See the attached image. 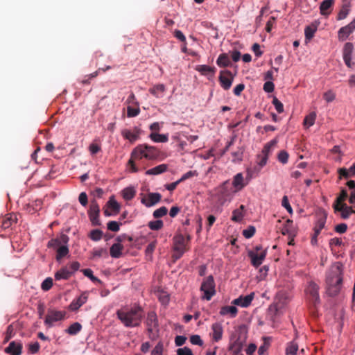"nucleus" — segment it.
<instances>
[{
    "label": "nucleus",
    "mask_w": 355,
    "mask_h": 355,
    "mask_svg": "<svg viewBox=\"0 0 355 355\" xmlns=\"http://www.w3.org/2000/svg\"><path fill=\"white\" fill-rule=\"evenodd\" d=\"M268 159V157H267V155L261 153L257 156V164L260 167H263L266 164Z\"/></svg>",
    "instance_id": "58"
},
{
    "label": "nucleus",
    "mask_w": 355,
    "mask_h": 355,
    "mask_svg": "<svg viewBox=\"0 0 355 355\" xmlns=\"http://www.w3.org/2000/svg\"><path fill=\"white\" fill-rule=\"evenodd\" d=\"M212 338L214 341L218 342L222 338L223 329L222 325L219 323H214L211 325Z\"/></svg>",
    "instance_id": "25"
},
{
    "label": "nucleus",
    "mask_w": 355,
    "mask_h": 355,
    "mask_svg": "<svg viewBox=\"0 0 355 355\" xmlns=\"http://www.w3.org/2000/svg\"><path fill=\"white\" fill-rule=\"evenodd\" d=\"M254 298V293L245 296H240L239 297L234 300L232 304L241 307H248L252 302Z\"/></svg>",
    "instance_id": "22"
},
{
    "label": "nucleus",
    "mask_w": 355,
    "mask_h": 355,
    "mask_svg": "<svg viewBox=\"0 0 355 355\" xmlns=\"http://www.w3.org/2000/svg\"><path fill=\"white\" fill-rule=\"evenodd\" d=\"M163 221L161 220H157L155 221H150L148 223V227L152 230H159L163 227Z\"/></svg>",
    "instance_id": "49"
},
{
    "label": "nucleus",
    "mask_w": 355,
    "mask_h": 355,
    "mask_svg": "<svg viewBox=\"0 0 355 355\" xmlns=\"http://www.w3.org/2000/svg\"><path fill=\"white\" fill-rule=\"evenodd\" d=\"M146 325L148 331L153 332L158 327V320L156 313L154 311L148 313L146 318Z\"/></svg>",
    "instance_id": "15"
},
{
    "label": "nucleus",
    "mask_w": 355,
    "mask_h": 355,
    "mask_svg": "<svg viewBox=\"0 0 355 355\" xmlns=\"http://www.w3.org/2000/svg\"><path fill=\"white\" fill-rule=\"evenodd\" d=\"M256 230L254 226H249L247 229L243 231V235L246 239H250L254 236L255 234Z\"/></svg>",
    "instance_id": "53"
},
{
    "label": "nucleus",
    "mask_w": 355,
    "mask_h": 355,
    "mask_svg": "<svg viewBox=\"0 0 355 355\" xmlns=\"http://www.w3.org/2000/svg\"><path fill=\"white\" fill-rule=\"evenodd\" d=\"M190 342L193 345H197L199 346H202L203 345V341L200 338V336L198 335H193L190 337Z\"/></svg>",
    "instance_id": "61"
},
{
    "label": "nucleus",
    "mask_w": 355,
    "mask_h": 355,
    "mask_svg": "<svg viewBox=\"0 0 355 355\" xmlns=\"http://www.w3.org/2000/svg\"><path fill=\"white\" fill-rule=\"evenodd\" d=\"M200 291L203 292L204 295L202 298L206 300H210L215 295V282L213 276L209 275L204 279L201 286Z\"/></svg>",
    "instance_id": "7"
},
{
    "label": "nucleus",
    "mask_w": 355,
    "mask_h": 355,
    "mask_svg": "<svg viewBox=\"0 0 355 355\" xmlns=\"http://www.w3.org/2000/svg\"><path fill=\"white\" fill-rule=\"evenodd\" d=\"M123 247L120 243L113 244L110 250V256L113 258H119L122 255Z\"/></svg>",
    "instance_id": "30"
},
{
    "label": "nucleus",
    "mask_w": 355,
    "mask_h": 355,
    "mask_svg": "<svg viewBox=\"0 0 355 355\" xmlns=\"http://www.w3.org/2000/svg\"><path fill=\"white\" fill-rule=\"evenodd\" d=\"M196 70L203 76H207L209 73L213 76L215 73L216 69L208 65L202 64L197 66Z\"/></svg>",
    "instance_id": "34"
},
{
    "label": "nucleus",
    "mask_w": 355,
    "mask_h": 355,
    "mask_svg": "<svg viewBox=\"0 0 355 355\" xmlns=\"http://www.w3.org/2000/svg\"><path fill=\"white\" fill-rule=\"evenodd\" d=\"M326 284L330 296L339 293L343 286V265L338 262L334 264L327 273Z\"/></svg>",
    "instance_id": "2"
},
{
    "label": "nucleus",
    "mask_w": 355,
    "mask_h": 355,
    "mask_svg": "<svg viewBox=\"0 0 355 355\" xmlns=\"http://www.w3.org/2000/svg\"><path fill=\"white\" fill-rule=\"evenodd\" d=\"M17 220L18 218L16 214H8L1 220V227L5 230L12 228L17 223Z\"/></svg>",
    "instance_id": "14"
},
{
    "label": "nucleus",
    "mask_w": 355,
    "mask_h": 355,
    "mask_svg": "<svg viewBox=\"0 0 355 355\" xmlns=\"http://www.w3.org/2000/svg\"><path fill=\"white\" fill-rule=\"evenodd\" d=\"M216 64L220 67H226L231 64V61L227 53H221L217 60Z\"/></svg>",
    "instance_id": "33"
},
{
    "label": "nucleus",
    "mask_w": 355,
    "mask_h": 355,
    "mask_svg": "<svg viewBox=\"0 0 355 355\" xmlns=\"http://www.w3.org/2000/svg\"><path fill=\"white\" fill-rule=\"evenodd\" d=\"M218 80L222 88L228 90L232 85L234 76L230 71L224 70L220 72Z\"/></svg>",
    "instance_id": "10"
},
{
    "label": "nucleus",
    "mask_w": 355,
    "mask_h": 355,
    "mask_svg": "<svg viewBox=\"0 0 355 355\" xmlns=\"http://www.w3.org/2000/svg\"><path fill=\"white\" fill-rule=\"evenodd\" d=\"M277 141L276 139H273L270 141V142L267 143L265 146L263 147L261 153L263 155H267V157H268V155L271 150V149L275 146L277 144Z\"/></svg>",
    "instance_id": "45"
},
{
    "label": "nucleus",
    "mask_w": 355,
    "mask_h": 355,
    "mask_svg": "<svg viewBox=\"0 0 355 355\" xmlns=\"http://www.w3.org/2000/svg\"><path fill=\"white\" fill-rule=\"evenodd\" d=\"M333 207L335 211H340L341 217L343 219H347L352 214L355 213L352 207L347 206L346 204H343L340 206L338 205H333Z\"/></svg>",
    "instance_id": "19"
},
{
    "label": "nucleus",
    "mask_w": 355,
    "mask_h": 355,
    "mask_svg": "<svg viewBox=\"0 0 355 355\" xmlns=\"http://www.w3.org/2000/svg\"><path fill=\"white\" fill-rule=\"evenodd\" d=\"M168 209L166 207H161L160 208L156 209L153 212V216L155 218H161L165 216L167 214Z\"/></svg>",
    "instance_id": "51"
},
{
    "label": "nucleus",
    "mask_w": 355,
    "mask_h": 355,
    "mask_svg": "<svg viewBox=\"0 0 355 355\" xmlns=\"http://www.w3.org/2000/svg\"><path fill=\"white\" fill-rule=\"evenodd\" d=\"M238 312V309L235 306H224L220 310L221 315L230 314L232 318H234Z\"/></svg>",
    "instance_id": "31"
},
{
    "label": "nucleus",
    "mask_w": 355,
    "mask_h": 355,
    "mask_svg": "<svg viewBox=\"0 0 355 355\" xmlns=\"http://www.w3.org/2000/svg\"><path fill=\"white\" fill-rule=\"evenodd\" d=\"M348 197L347 191L345 189H342L340 195L336 198L334 205H338L340 206L343 204H345L344 202Z\"/></svg>",
    "instance_id": "41"
},
{
    "label": "nucleus",
    "mask_w": 355,
    "mask_h": 355,
    "mask_svg": "<svg viewBox=\"0 0 355 355\" xmlns=\"http://www.w3.org/2000/svg\"><path fill=\"white\" fill-rule=\"evenodd\" d=\"M354 46L351 42H347L343 48V60L348 67H352V54L353 53Z\"/></svg>",
    "instance_id": "20"
},
{
    "label": "nucleus",
    "mask_w": 355,
    "mask_h": 355,
    "mask_svg": "<svg viewBox=\"0 0 355 355\" xmlns=\"http://www.w3.org/2000/svg\"><path fill=\"white\" fill-rule=\"evenodd\" d=\"M177 355H193L191 349L189 347L180 348L177 350Z\"/></svg>",
    "instance_id": "64"
},
{
    "label": "nucleus",
    "mask_w": 355,
    "mask_h": 355,
    "mask_svg": "<svg viewBox=\"0 0 355 355\" xmlns=\"http://www.w3.org/2000/svg\"><path fill=\"white\" fill-rule=\"evenodd\" d=\"M107 226L109 230L114 232H118L120 229V223L114 220L109 221L107 224Z\"/></svg>",
    "instance_id": "55"
},
{
    "label": "nucleus",
    "mask_w": 355,
    "mask_h": 355,
    "mask_svg": "<svg viewBox=\"0 0 355 355\" xmlns=\"http://www.w3.org/2000/svg\"><path fill=\"white\" fill-rule=\"evenodd\" d=\"M150 138L155 142L165 143L168 140L167 135H161L157 132H151Z\"/></svg>",
    "instance_id": "36"
},
{
    "label": "nucleus",
    "mask_w": 355,
    "mask_h": 355,
    "mask_svg": "<svg viewBox=\"0 0 355 355\" xmlns=\"http://www.w3.org/2000/svg\"><path fill=\"white\" fill-rule=\"evenodd\" d=\"M65 316V312L61 311H56L49 309L48 313L46 315L44 324L48 327H51L54 322H58L63 320Z\"/></svg>",
    "instance_id": "9"
},
{
    "label": "nucleus",
    "mask_w": 355,
    "mask_h": 355,
    "mask_svg": "<svg viewBox=\"0 0 355 355\" xmlns=\"http://www.w3.org/2000/svg\"><path fill=\"white\" fill-rule=\"evenodd\" d=\"M168 169V165L166 164H162L160 165H158L154 168H152L150 169H148L146 171V174L148 175H156L159 174H162L164 172H166Z\"/></svg>",
    "instance_id": "27"
},
{
    "label": "nucleus",
    "mask_w": 355,
    "mask_h": 355,
    "mask_svg": "<svg viewBox=\"0 0 355 355\" xmlns=\"http://www.w3.org/2000/svg\"><path fill=\"white\" fill-rule=\"evenodd\" d=\"M349 12V9L347 5L343 6L342 8L339 11L338 16H337V20H342L347 17Z\"/></svg>",
    "instance_id": "47"
},
{
    "label": "nucleus",
    "mask_w": 355,
    "mask_h": 355,
    "mask_svg": "<svg viewBox=\"0 0 355 355\" xmlns=\"http://www.w3.org/2000/svg\"><path fill=\"white\" fill-rule=\"evenodd\" d=\"M248 254L251 259L252 265L255 268H258L265 259L267 251L264 250L260 252V253H257V252L254 251H249Z\"/></svg>",
    "instance_id": "11"
},
{
    "label": "nucleus",
    "mask_w": 355,
    "mask_h": 355,
    "mask_svg": "<svg viewBox=\"0 0 355 355\" xmlns=\"http://www.w3.org/2000/svg\"><path fill=\"white\" fill-rule=\"evenodd\" d=\"M187 240L182 235H178L174 238V250L178 254L177 258H180L187 250Z\"/></svg>",
    "instance_id": "12"
},
{
    "label": "nucleus",
    "mask_w": 355,
    "mask_h": 355,
    "mask_svg": "<svg viewBox=\"0 0 355 355\" xmlns=\"http://www.w3.org/2000/svg\"><path fill=\"white\" fill-rule=\"evenodd\" d=\"M334 3V0H324L320 6V14L324 16L329 15Z\"/></svg>",
    "instance_id": "26"
},
{
    "label": "nucleus",
    "mask_w": 355,
    "mask_h": 355,
    "mask_svg": "<svg viewBox=\"0 0 355 355\" xmlns=\"http://www.w3.org/2000/svg\"><path fill=\"white\" fill-rule=\"evenodd\" d=\"M140 133V130L135 128L134 132L130 131V130H123L121 132L123 137L128 139L130 142H134L139 139Z\"/></svg>",
    "instance_id": "24"
},
{
    "label": "nucleus",
    "mask_w": 355,
    "mask_h": 355,
    "mask_svg": "<svg viewBox=\"0 0 355 355\" xmlns=\"http://www.w3.org/2000/svg\"><path fill=\"white\" fill-rule=\"evenodd\" d=\"M136 194V191L133 187H126L122 191L123 198L125 200H132Z\"/></svg>",
    "instance_id": "39"
},
{
    "label": "nucleus",
    "mask_w": 355,
    "mask_h": 355,
    "mask_svg": "<svg viewBox=\"0 0 355 355\" xmlns=\"http://www.w3.org/2000/svg\"><path fill=\"white\" fill-rule=\"evenodd\" d=\"M317 31V26L314 24H311L308 26L304 29V35L306 40H311L315 35V33Z\"/></svg>",
    "instance_id": "37"
},
{
    "label": "nucleus",
    "mask_w": 355,
    "mask_h": 355,
    "mask_svg": "<svg viewBox=\"0 0 355 355\" xmlns=\"http://www.w3.org/2000/svg\"><path fill=\"white\" fill-rule=\"evenodd\" d=\"M339 173V178L341 179L342 178H344L345 179L349 178L352 176L350 174L349 170L346 169L345 168H340L338 171Z\"/></svg>",
    "instance_id": "62"
},
{
    "label": "nucleus",
    "mask_w": 355,
    "mask_h": 355,
    "mask_svg": "<svg viewBox=\"0 0 355 355\" xmlns=\"http://www.w3.org/2000/svg\"><path fill=\"white\" fill-rule=\"evenodd\" d=\"M140 112L139 108H134L128 106L127 108V116L128 117H134L137 116Z\"/></svg>",
    "instance_id": "57"
},
{
    "label": "nucleus",
    "mask_w": 355,
    "mask_h": 355,
    "mask_svg": "<svg viewBox=\"0 0 355 355\" xmlns=\"http://www.w3.org/2000/svg\"><path fill=\"white\" fill-rule=\"evenodd\" d=\"M22 344L21 343L12 341L9 343L8 346L4 351L10 355H21L22 352Z\"/></svg>",
    "instance_id": "21"
},
{
    "label": "nucleus",
    "mask_w": 355,
    "mask_h": 355,
    "mask_svg": "<svg viewBox=\"0 0 355 355\" xmlns=\"http://www.w3.org/2000/svg\"><path fill=\"white\" fill-rule=\"evenodd\" d=\"M162 196L159 193H149L148 195V200L143 198L141 202L146 207H151L159 202L161 200Z\"/></svg>",
    "instance_id": "23"
},
{
    "label": "nucleus",
    "mask_w": 355,
    "mask_h": 355,
    "mask_svg": "<svg viewBox=\"0 0 355 355\" xmlns=\"http://www.w3.org/2000/svg\"><path fill=\"white\" fill-rule=\"evenodd\" d=\"M247 182H245L243 175L241 173L235 175L232 180V187L234 192H237L242 190L246 185Z\"/></svg>",
    "instance_id": "18"
},
{
    "label": "nucleus",
    "mask_w": 355,
    "mask_h": 355,
    "mask_svg": "<svg viewBox=\"0 0 355 355\" xmlns=\"http://www.w3.org/2000/svg\"><path fill=\"white\" fill-rule=\"evenodd\" d=\"M323 98L327 103H331L335 100L336 94L332 90H329L324 93Z\"/></svg>",
    "instance_id": "54"
},
{
    "label": "nucleus",
    "mask_w": 355,
    "mask_h": 355,
    "mask_svg": "<svg viewBox=\"0 0 355 355\" xmlns=\"http://www.w3.org/2000/svg\"><path fill=\"white\" fill-rule=\"evenodd\" d=\"M326 220L327 214L325 213L318 217L314 227V232H316V234H320L321 230L324 227Z\"/></svg>",
    "instance_id": "28"
},
{
    "label": "nucleus",
    "mask_w": 355,
    "mask_h": 355,
    "mask_svg": "<svg viewBox=\"0 0 355 355\" xmlns=\"http://www.w3.org/2000/svg\"><path fill=\"white\" fill-rule=\"evenodd\" d=\"M272 103L275 106L277 112L279 114L282 113L284 112V105L280 101L278 100L277 97H273Z\"/></svg>",
    "instance_id": "50"
},
{
    "label": "nucleus",
    "mask_w": 355,
    "mask_h": 355,
    "mask_svg": "<svg viewBox=\"0 0 355 355\" xmlns=\"http://www.w3.org/2000/svg\"><path fill=\"white\" fill-rule=\"evenodd\" d=\"M165 86L163 84H158L154 85L152 88L149 89V92L151 94L155 96L156 98H162L165 92Z\"/></svg>",
    "instance_id": "29"
},
{
    "label": "nucleus",
    "mask_w": 355,
    "mask_h": 355,
    "mask_svg": "<svg viewBox=\"0 0 355 355\" xmlns=\"http://www.w3.org/2000/svg\"><path fill=\"white\" fill-rule=\"evenodd\" d=\"M161 152L155 146L148 144H140L136 146L130 154V158L128 162V166L132 173H137L139 171L137 166V162L143 158L148 160H155L159 157Z\"/></svg>",
    "instance_id": "1"
},
{
    "label": "nucleus",
    "mask_w": 355,
    "mask_h": 355,
    "mask_svg": "<svg viewBox=\"0 0 355 355\" xmlns=\"http://www.w3.org/2000/svg\"><path fill=\"white\" fill-rule=\"evenodd\" d=\"M79 268L80 263L78 261H73L58 270L55 274V279H68L79 269Z\"/></svg>",
    "instance_id": "6"
},
{
    "label": "nucleus",
    "mask_w": 355,
    "mask_h": 355,
    "mask_svg": "<svg viewBox=\"0 0 355 355\" xmlns=\"http://www.w3.org/2000/svg\"><path fill=\"white\" fill-rule=\"evenodd\" d=\"M101 146L96 143H92L89 146V150L92 155L96 154L101 150Z\"/></svg>",
    "instance_id": "63"
},
{
    "label": "nucleus",
    "mask_w": 355,
    "mask_h": 355,
    "mask_svg": "<svg viewBox=\"0 0 355 355\" xmlns=\"http://www.w3.org/2000/svg\"><path fill=\"white\" fill-rule=\"evenodd\" d=\"M69 248L67 245H62L57 249L56 259L58 261L62 259L69 254Z\"/></svg>",
    "instance_id": "40"
},
{
    "label": "nucleus",
    "mask_w": 355,
    "mask_h": 355,
    "mask_svg": "<svg viewBox=\"0 0 355 355\" xmlns=\"http://www.w3.org/2000/svg\"><path fill=\"white\" fill-rule=\"evenodd\" d=\"M82 329V326L78 322H74L71 324L67 329H66V332L70 335H76L79 331H80Z\"/></svg>",
    "instance_id": "43"
},
{
    "label": "nucleus",
    "mask_w": 355,
    "mask_h": 355,
    "mask_svg": "<svg viewBox=\"0 0 355 355\" xmlns=\"http://www.w3.org/2000/svg\"><path fill=\"white\" fill-rule=\"evenodd\" d=\"M100 207L96 200H94L91 201L89 209L88 210V216L89 220L94 226H99L101 223L99 220Z\"/></svg>",
    "instance_id": "8"
},
{
    "label": "nucleus",
    "mask_w": 355,
    "mask_h": 355,
    "mask_svg": "<svg viewBox=\"0 0 355 355\" xmlns=\"http://www.w3.org/2000/svg\"><path fill=\"white\" fill-rule=\"evenodd\" d=\"M247 338V331L244 327H239L235 333L232 334L230 337V343L229 349L232 351L235 354H239L245 343Z\"/></svg>",
    "instance_id": "4"
},
{
    "label": "nucleus",
    "mask_w": 355,
    "mask_h": 355,
    "mask_svg": "<svg viewBox=\"0 0 355 355\" xmlns=\"http://www.w3.org/2000/svg\"><path fill=\"white\" fill-rule=\"evenodd\" d=\"M53 286V279L51 277L46 278L41 284V288L47 291L51 288Z\"/></svg>",
    "instance_id": "48"
},
{
    "label": "nucleus",
    "mask_w": 355,
    "mask_h": 355,
    "mask_svg": "<svg viewBox=\"0 0 355 355\" xmlns=\"http://www.w3.org/2000/svg\"><path fill=\"white\" fill-rule=\"evenodd\" d=\"M106 207H107V208H109V209H111L115 214H117L119 212L120 205L115 200L114 196H112L110 198L108 202L106 204Z\"/></svg>",
    "instance_id": "38"
},
{
    "label": "nucleus",
    "mask_w": 355,
    "mask_h": 355,
    "mask_svg": "<svg viewBox=\"0 0 355 355\" xmlns=\"http://www.w3.org/2000/svg\"><path fill=\"white\" fill-rule=\"evenodd\" d=\"M245 206L241 205L239 209L233 211L231 220L234 222H241L244 216Z\"/></svg>",
    "instance_id": "32"
},
{
    "label": "nucleus",
    "mask_w": 355,
    "mask_h": 355,
    "mask_svg": "<svg viewBox=\"0 0 355 355\" xmlns=\"http://www.w3.org/2000/svg\"><path fill=\"white\" fill-rule=\"evenodd\" d=\"M82 272L85 276L89 277L93 282H100V280L97 277L94 276L93 271L91 269H89V268L83 269L82 270Z\"/></svg>",
    "instance_id": "52"
},
{
    "label": "nucleus",
    "mask_w": 355,
    "mask_h": 355,
    "mask_svg": "<svg viewBox=\"0 0 355 355\" xmlns=\"http://www.w3.org/2000/svg\"><path fill=\"white\" fill-rule=\"evenodd\" d=\"M116 315L125 327H135L141 322L143 311L140 306L120 309L116 311Z\"/></svg>",
    "instance_id": "3"
},
{
    "label": "nucleus",
    "mask_w": 355,
    "mask_h": 355,
    "mask_svg": "<svg viewBox=\"0 0 355 355\" xmlns=\"http://www.w3.org/2000/svg\"><path fill=\"white\" fill-rule=\"evenodd\" d=\"M198 173L196 171H189L184 173L180 179L179 180L180 182L185 181L187 179H189L191 178H193L194 176H197Z\"/></svg>",
    "instance_id": "56"
},
{
    "label": "nucleus",
    "mask_w": 355,
    "mask_h": 355,
    "mask_svg": "<svg viewBox=\"0 0 355 355\" xmlns=\"http://www.w3.org/2000/svg\"><path fill=\"white\" fill-rule=\"evenodd\" d=\"M355 30V19L349 24L340 28L338 31V38L340 40H345L348 36Z\"/></svg>",
    "instance_id": "13"
},
{
    "label": "nucleus",
    "mask_w": 355,
    "mask_h": 355,
    "mask_svg": "<svg viewBox=\"0 0 355 355\" xmlns=\"http://www.w3.org/2000/svg\"><path fill=\"white\" fill-rule=\"evenodd\" d=\"M163 344L158 343L151 352V355H162Z\"/></svg>",
    "instance_id": "59"
},
{
    "label": "nucleus",
    "mask_w": 355,
    "mask_h": 355,
    "mask_svg": "<svg viewBox=\"0 0 355 355\" xmlns=\"http://www.w3.org/2000/svg\"><path fill=\"white\" fill-rule=\"evenodd\" d=\"M319 289V285L313 281L308 282L304 289L306 299L314 309L320 304Z\"/></svg>",
    "instance_id": "5"
},
{
    "label": "nucleus",
    "mask_w": 355,
    "mask_h": 355,
    "mask_svg": "<svg viewBox=\"0 0 355 355\" xmlns=\"http://www.w3.org/2000/svg\"><path fill=\"white\" fill-rule=\"evenodd\" d=\"M103 232L98 229L92 230L89 234V238L94 241L101 240Z\"/></svg>",
    "instance_id": "46"
},
{
    "label": "nucleus",
    "mask_w": 355,
    "mask_h": 355,
    "mask_svg": "<svg viewBox=\"0 0 355 355\" xmlns=\"http://www.w3.org/2000/svg\"><path fill=\"white\" fill-rule=\"evenodd\" d=\"M88 295L87 293H82L78 298L73 300L69 305V309L72 311H76L85 304L87 301Z\"/></svg>",
    "instance_id": "16"
},
{
    "label": "nucleus",
    "mask_w": 355,
    "mask_h": 355,
    "mask_svg": "<svg viewBox=\"0 0 355 355\" xmlns=\"http://www.w3.org/2000/svg\"><path fill=\"white\" fill-rule=\"evenodd\" d=\"M278 159L282 164H286L288 159V154L285 150H282L278 155Z\"/></svg>",
    "instance_id": "60"
},
{
    "label": "nucleus",
    "mask_w": 355,
    "mask_h": 355,
    "mask_svg": "<svg viewBox=\"0 0 355 355\" xmlns=\"http://www.w3.org/2000/svg\"><path fill=\"white\" fill-rule=\"evenodd\" d=\"M294 232H295V228L293 227V220L288 219L286 221V223H285L284 227L282 229V234L283 235H286V234L291 235V234H293Z\"/></svg>",
    "instance_id": "35"
},
{
    "label": "nucleus",
    "mask_w": 355,
    "mask_h": 355,
    "mask_svg": "<svg viewBox=\"0 0 355 355\" xmlns=\"http://www.w3.org/2000/svg\"><path fill=\"white\" fill-rule=\"evenodd\" d=\"M298 350V345L294 341L290 342L288 343L286 349V354L290 355H296V353Z\"/></svg>",
    "instance_id": "44"
},
{
    "label": "nucleus",
    "mask_w": 355,
    "mask_h": 355,
    "mask_svg": "<svg viewBox=\"0 0 355 355\" xmlns=\"http://www.w3.org/2000/svg\"><path fill=\"white\" fill-rule=\"evenodd\" d=\"M316 119V114L315 112H311L309 114L306 116V117L304 119V125L306 128H309L312 126L315 121Z\"/></svg>",
    "instance_id": "42"
},
{
    "label": "nucleus",
    "mask_w": 355,
    "mask_h": 355,
    "mask_svg": "<svg viewBox=\"0 0 355 355\" xmlns=\"http://www.w3.org/2000/svg\"><path fill=\"white\" fill-rule=\"evenodd\" d=\"M216 191L222 198L230 197L232 193H234V190L232 191V188L230 187L229 180L225 181L217 187Z\"/></svg>",
    "instance_id": "17"
}]
</instances>
